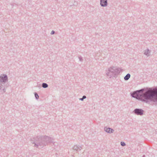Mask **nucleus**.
Wrapping results in <instances>:
<instances>
[{
    "mask_svg": "<svg viewBox=\"0 0 157 157\" xmlns=\"http://www.w3.org/2000/svg\"><path fill=\"white\" fill-rule=\"evenodd\" d=\"M134 98L146 103L149 101L157 102V86L143 88L130 93Z\"/></svg>",
    "mask_w": 157,
    "mask_h": 157,
    "instance_id": "obj_1",
    "label": "nucleus"
},
{
    "mask_svg": "<svg viewBox=\"0 0 157 157\" xmlns=\"http://www.w3.org/2000/svg\"><path fill=\"white\" fill-rule=\"evenodd\" d=\"M31 143L34 144V146L41 148L48 143H53V139L46 136H38L31 139Z\"/></svg>",
    "mask_w": 157,
    "mask_h": 157,
    "instance_id": "obj_2",
    "label": "nucleus"
},
{
    "mask_svg": "<svg viewBox=\"0 0 157 157\" xmlns=\"http://www.w3.org/2000/svg\"><path fill=\"white\" fill-rule=\"evenodd\" d=\"M106 75L109 78H116L120 73L119 68L111 67L106 70Z\"/></svg>",
    "mask_w": 157,
    "mask_h": 157,
    "instance_id": "obj_3",
    "label": "nucleus"
},
{
    "mask_svg": "<svg viewBox=\"0 0 157 157\" xmlns=\"http://www.w3.org/2000/svg\"><path fill=\"white\" fill-rule=\"evenodd\" d=\"M136 114L138 115H143L144 111L141 109H136L133 111Z\"/></svg>",
    "mask_w": 157,
    "mask_h": 157,
    "instance_id": "obj_4",
    "label": "nucleus"
},
{
    "mask_svg": "<svg viewBox=\"0 0 157 157\" xmlns=\"http://www.w3.org/2000/svg\"><path fill=\"white\" fill-rule=\"evenodd\" d=\"M8 80L7 75L6 74H2L0 76V82H7Z\"/></svg>",
    "mask_w": 157,
    "mask_h": 157,
    "instance_id": "obj_5",
    "label": "nucleus"
},
{
    "mask_svg": "<svg viewBox=\"0 0 157 157\" xmlns=\"http://www.w3.org/2000/svg\"><path fill=\"white\" fill-rule=\"evenodd\" d=\"M104 129L105 132L109 133H113L114 131L113 129L107 127H105Z\"/></svg>",
    "mask_w": 157,
    "mask_h": 157,
    "instance_id": "obj_6",
    "label": "nucleus"
},
{
    "mask_svg": "<svg viewBox=\"0 0 157 157\" xmlns=\"http://www.w3.org/2000/svg\"><path fill=\"white\" fill-rule=\"evenodd\" d=\"M100 4L102 7H105L108 5L107 0H100Z\"/></svg>",
    "mask_w": 157,
    "mask_h": 157,
    "instance_id": "obj_7",
    "label": "nucleus"
},
{
    "mask_svg": "<svg viewBox=\"0 0 157 157\" xmlns=\"http://www.w3.org/2000/svg\"><path fill=\"white\" fill-rule=\"evenodd\" d=\"M6 82H0V90H1L2 88L4 87H8Z\"/></svg>",
    "mask_w": 157,
    "mask_h": 157,
    "instance_id": "obj_8",
    "label": "nucleus"
},
{
    "mask_svg": "<svg viewBox=\"0 0 157 157\" xmlns=\"http://www.w3.org/2000/svg\"><path fill=\"white\" fill-rule=\"evenodd\" d=\"M73 149L74 150L77 151H79L82 149V147L81 146L79 147L77 145H75L73 147Z\"/></svg>",
    "mask_w": 157,
    "mask_h": 157,
    "instance_id": "obj_9",
    "label": "nucleus"
},
{
    "mask_svg": "<svg viewBox=\"0 0 157 157\" xmlns=\"http://www.w3.org/2000/svg\"><path fill=\"white\" fill-rule=\"evenodd\" d=\"M150 53L151 51L148 49H147L144 51V54L146 55L147 56H149Z\"/></svg>",
    "mask_w": 157,
    "mask_h": 157,
    "instance_id": "obj_10",
    "label": "nucleus"
},
{
    "mask_svg": "<svg viewBox=\"0 0 157 157\" xmlns=\"http://www.w3.org/2000/svg\"><path fill=\"white\" fill-rule=\"evenodd\" d=\"M131 75L130 74H127L124 77V79L125 80H128L130 77Z\"/></svg>",
    "mask_w": 157,
    "mask_h": 157,
    "instance_id": "obj_11",
    "label": "nucleus"
},
{
    "mask_svg": "<svg viewBox=\"0 0 157 157\" xmlns=\"http://www.w3.org/2000/svg\"><path fill=\"white\" fill-rule=\"evenodd\" d=\"M42 87L44 88H47L48 87V85L45 83H43L42 84Z\"/></svg>",
    "mask_w": 157,
    "mask_h": 157,
    "instance_id": "obj_12",
    "label": "nucleus"
},
{
    "mask_svg": "<svg viewBox=\"0 0 157 157\" xmlns=\"http://www.w3.org/2000/svg\"><path fill=\"white\" fill-rule=\"evenodd\" d=\"M34 94L36 99L37 100H38L39 98V96L38 95L37 93L36 92H35Z\"/></svg>",
    "mask_w": 157,
    "mask_h": 157,
    "instance_id": "obj_13",
    "label": "nucleus"
},
{
    "mask_svg": "<svg viewBox=\"0 0 157 157\" xmlns=\"http://www.w3.org/2000/svg\"><path fill=\"white\" fill-rule=\"evenodd\" d=\"M86 96L85 95H84L82 96V97L81 98H80L79 100L81 101H83L84 99L86 98Z\"/></svg>",
    "mask_w": 157,
    "mask_h": 157,
    "instance_id": "obj_14",
    "label": "nucleus"
},
{
    "mask_svg": "<svg viewBox=\"0 0 157 157\" xmlns=\"http://www.w3.org/2000/svg\"><path fill=\"white\" fill-rule=\"evenodd\" d=\"M121 144L122 146H124L126 145V144L124 142H121Z\"/></svg>",
    "mask_w": 157,
    "mask_h": 157,
    "instance_id": "obj_15",
    "label": "nucleus"
},
{
    "mask_svg": "<svg viewBox=\"0 0 157 157\" xmlns=\"http://www.w3.org/2000/svg\"><path fill=\"white\" fill-rule=\"evenodd\" d=\"M78 58L79 59V60L81 61V62H82L83 60V59H82V57L81 56H80L78 57Z\"/></svg>",
    "mask_w": 157,
    "mask_h": 157,
    "instance_id": "obj_16",
    "label": "nucleus"
},
{
    "mask_svg": "<svg viewBox=\"0 0 157 157\" xmlns=\"http://www.w3.org/2000/svg\"><path fill=\"white\" fill-rule=\"evenodd\" d=\"M6 87H4L3 88H2V89L1 90H2L3 91V93H5L6 91Z\"/></svg>",
    "mask_w": 157,
    "mask_h": 157,
    "instance_id": "obj_17",
    "label": "nucleus"
},
{
    "mask_svg": "<svg viewBox=\"0 0 157 157\" xmlns=\"http://www.w3.org/2000/svg\"><path fill=\"white\" fill-rule=\"evenodd\" d=\"M55 33V32L54 30H52L51 33V34L53 35Z\"/></svg>",
    "mask_w": 157,
    "mask_h": 157,
    "instance_id": "obj_18",
    "label": "nucleus"
},
{
    "mask_svg": "<svg viewBox=\"0 0 157 157\" xmlns=\"http://www.w3.org/2000/svg\"><path fill=\"white\" fill-rule=\"evenodd\" d=\"M37 87L39 88H41V85L40 84H39L37 85Z\"/></svg>",
    "mask_w": 157,
    "mask_h": 157,
    "instance_id": "obj_19",
    "label": "nucleus"
},
{
    "mask_svg": "<svg viewBox=\"0 0 157 157\" xmlns=\"http://www.w3.org/2000/svg\"><path fill=\"white\" fill-rule=\"evenodd\" d=\"M145 155H144L142 157H145Z\"/></svg>",
    "mask_w": 157,
    "mask_h": 157,
    "instance_id": "obj_20",
    "label": "nucleus"
}]
</instances>
